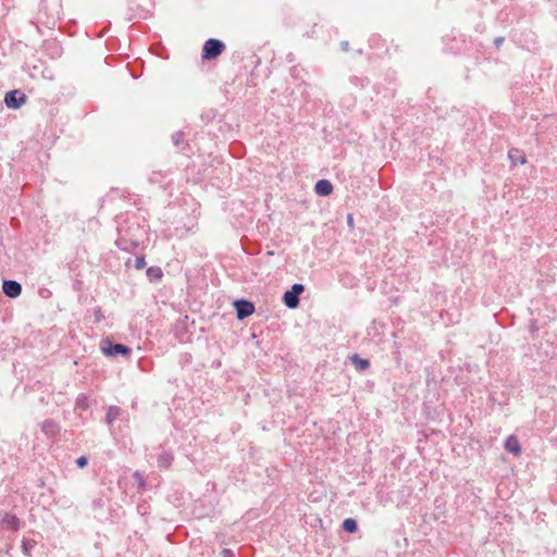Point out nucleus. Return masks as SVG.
I'll return each mask as SVG.
<instances>
[{
	"mask_svg": "<svg viewBox=\"0 0 557 557\" xmlns=\"http://www.w3.org/2000/svg\"><path fill=\"white\" fill-rule=\"evenodd\" d=\"M184 138H185L184 132H182V131L175 132L172 135V143L175 147L184 149V147L186 145Z\"/></svg>",
	"mask_w": 557,
	"mask_h": 557,
	"instance_id": "f3484780",
	"label": "nucleus"
},
{
	"mask_svg": "<svg viewBox=\"0 0 557 557\" xmlns=\"http://www.w3.org/2000/svg\"><path fill=\"white\" fill-rule=\"evenodd\" d=\"M116 246L124 251H132L138 248L140 240L128 234V231L119 228V237L116 239Z\"/></svg>",
	"mask_w": 557,
	"mask_h": 557,
	"instance_id": "20e7f679",
	"label": "nucleus"
},
{
	"mask_svg": "<svg viewBox=\"0 0 557 557\" xmlns=\"http://www.w3.org/2000/svg\"><path fill=\"white\" fill-rule=\"evenodd\" d=\"M342 528L344 529V531H346L348 533H355L358 530V523L352 518H346L343 521Z\"/></svg>",
	"mask_w": 557,
	"mask_h": 557,
	"instance_id": "dca6fc26",
	"label": "nucleus"
},
{
	"mask_svg": "<svg viewBox=\"0 0 557 557\" xmlns=\"http://www.w3.org/2000/svg\"><path fill=\"white\" fill-rule=\"evenodd\" d=\"M76 406L83 410L88 408L87 398L84 395H81L76 400Z\"/></svg>",
	"mask_w": 557,
	"mask_h": 557,
	"instance_id": "412c9836",
	"label": "nucleus"
},
{
	"mask_svg": "<svg viewBox=\"0 0 557 557\" xmlns=\"http://www.w3.org/2000/svg\"><path fill=\"white\" fill-rule=\"evenodd\" d=\"M101 350L106 356L110 357H128L132 352V349L128 346L121 343H114L110 339L102 341Z\"/></svg>",
	"mask_w": 557,
	"mask_h": 557,
	"instance_id": "f03ea898",
	"label": "nucleus"
},
{
	"mask_svg": "<svg viewBox=\"0 0 557 557\" xmlns=\"http://www.w3.org/2000/svg\"><path fill=\"white\" fill-rule=\"evenodd\" d=\"M342 50L348 51L349 49V42L348 41H342L341 42Z\"/></svg>",
	"mask_w": 557,
	"mask_h": 557,
	"instance_id": "a878e982",
	"label": "nucleus"
},
{
	"mask_svg": "<svg viewBox=\"0 0 557 557\" xmlns=\"http://www.w3.org/2000/svg\"><path fill=\"white\" fill-rule=\"evenodd\" d=\"M505 449L513 455H519L521 453V446L519 440L516 435H509L505 441Z\"/></svg>",
	"mask_w": 557,
	"mask_h": 557,
	"instance_id": "9d476101",
	"label": "nucleus"
},
{
	"mask_svg": "<svg viewBox=\"0 0 557 557\" xmlns=\"http://www.w3.org/2000/svg\"><path fill=\"white\" fill-rule=\"evenodd\" d=\"M234 309L236 311V317L238 320H244L250 317L255 312V305L250 300L247 299H236L233 302Z\"/></svg>",
	"mask_w": 557,
	"mask_h": 557,
	"instance_id": "39448f33",
	"label": "nucleus"
},
{
	"mask_svg": "<svg viewBox=\"0 0 557 557\" xmlns=\"http://www.w3.org/2000/svg\"><path fill=\"white\" fill-rule=\"evenodd\" d=\"M354 366L356 367V369L358 371H364L367 370L369 367H370V362L368 359H363L361 358L359 355L357 354H354L351 357H350Z\"/></svg>",
	"mask_w": 557,
	"mask_h": 557,
	"instance_id": "4468645a",
	"label": "nucleus"
},
{
	"mask_svg": "<svg viewBox=\"0 0 557 557\" xmlns=\"http://www.w3.org/2000/svg\"><path fill=\"white\" fill-rule=\"evenodd\" d=\"M2 290L9 298H17L22 293V285L14 280H4Z\"/></svg>",
	"mask_w": 557,
	"mask_h": 557,
	"instance_id": "0eeeda50",
	"label": "nucleus"
},
{
	"mask_svg": "<svg viewBox=\"0 0 557 557\" xmlns=\"http://www.w3.org/2000/svg\"><path fill=\"white\" fill-rule=\"evenodd\" d=\"M174 460V455L171 451H162L157 457V463L159 468H170Z\"/></svg>",
	"mask_w": 557,
	"mask_h": 557,
	"instance_id": "9b49d317",
	"label": "nucleus"
},
{
	"mask_svg": "<svg viewBox=\"0 0 557 557\" xmlns=\"http://www.w3.org/2000/svg\"><path fill=\"white\" fill-rule=\"evenodd\" d=\"M347 223H348V225H349V226H352V224H354V218H352V214H348V216H347Z\"/></svg>",
	"mask_w": 557,
	"mask_h": 557,
	"instance_id": "bb28decb",
	"label": "nucleus"
},
{
	"mask_svg": "<svg viewBox=\"0 0 557 557\" xmlns=\"http://www.w3.org/2000/svg\"><path fill=\"white\" fill-rule=\"evenodd\" d=\"M525 162V158L522 156L521 157V163L523 164Z\"/></svg>",
	"mask_w": 557,
	"mask_h": 557,
	"instance_id": "c756f323",
	"label": "nucleus"
},
{
	"mask_svg": "<svg viewBox=\"0 0 557 557\" xmlns=\"http://www.w3.org/2000/svg\"><path fill=\"white\" fill-rule=\"evenodd\" d=\"M504 41H505V38H504V37H496V38L494 39V45H495V47H496L497 49H499Z\"/></svg>",
	"mask_w": 557,
	"mask_h": 557,
	"instance_id": "393cba45",
	"label": "nucleus"
},
{
	"mask_svg": "<svg viewBox=\"0 0 557 557\" xmlns=\"http://www.w3.org/2000/svg\"><path fill=\"white\" fill-rule=\"evenodd\" d=\"M40 429L41 432L49 438L55 437L61 431L60 424L53 419H46L41 423Z\"/></svg>",
	"mask_w": 557,
	"mask_h": 557,
	"instance_id": "6e6552de",
	"label": "nucleus"
},
{
	"mask_svg": "<svg viewBox=\"0 0 557 557\" xmlns=\"http://www.w3.org/2000/svg\"><path fill=\"white\" fill-rule=\"evenodd\" d=\"M225 50V45L216 38H209L202 47L201 58L203 60H213Z\"/></svg>",
	"mask_w": 557,
	"mask_h": 557,
	"instance_id": "f257e3e1",
	"label": "nucleus"
},
{
	"mask_svg": "<svg viewBox=\"0 0 557 557\" xmlns=\"http://www.w3.org/2000/svg\"><path fill=\"white\" fill-rule=\"evenodd\" d=\"M94 317H95V322L96 323H99V322H101L104 319V314H103V312H102L100 307H97V308L94 309Z\"/></svg>",
	"mask_w": 557,
	"mask_h": 557,
	"instance_id": "4be33fe9",
	"label": "nucleus"
},
{
	"mask_svg": "<svg viewBox=\"0 0 557 557\" xmlns=\"http://www.w3.org/2000/svg\"><path fill=\"white\" fill-rule=\"evenodd\" d=\"M75 463L79 469H83L88 465V458L86 456H81L75 460Z\"/></svg>",
	"mask_w": 557,
	"mask_h": 557,
	"instance_id": "5701e85b",
	"label": "nucleus"
},
{
	"mask_svg": "<svg viewBox=\"0 0 557 557\" xmlns=\"http://www.w3.org/2000/svg\"><path fill=\"white\" fill-rule=\"evenodd\" d=\"M305 286L300 283H295L290 289L286 290L283 295V304L289 308L295 309L299 306L300 295L304 293Z\"/></svg>",
	"mask_w": 557,
	"mask_h": 557,
	"instance_id": "7ed1b4c3",
	"label": "nucleus"
},
{
	"mask_svg": "<svg viewBox=\"0 0 557 557\" xmlns=\"http://www.w3.org/2000/svg\"><path fill=\"white\" fill-rule=\"evenodd\" d=\"M147 277L150 282L160 281L163 276V272L160 267H149L146 271Z\"/></svg>",
	"mask_w": 557,
	"mask_h": 557,
	"instance_id": "2eb2a0df",
	"label": "nucleus"
},
{
	"mask_svg": "<svg viewBox=\"0 0 557 557\" xmlns=\"http://www.w3.org/2000/svg\"><path fill=\"white\" fill-rule=\"evenodd\" d=\"M35 540H27L24 539L22 542V552L25 556L30 557L32 556V549L36 546Z\"/></svg>",
	"mask_w": 557,
	"mask_h": 557,
	"instance_id": "a211bd4d",
	"label": "nucleus"
},
{
	"mask_svg": "<svg viewBox=\"0 0 557 557\" xmlns=\"http://www.w3.org/2000/svg\"><path fill=\"white\" fill-rule=\"evenodd\" d=\"M509 158L513 160L512 151L509 152Z\"/></svg>",
	"mask_w": 557,
	"mask_h": 557,
	"instance_id": "c85d7f7f",
	"label": "nucleus"
},
{
	"mask_svg": "<svg viewBox=\"0 0 557 557\" xmlns=\"http://www.w3.org/2000/svg\"><path fill=\"white\" fill-rule=\"evenodd\" d=\"M26 101V95L18 90H10L4 96V103L10 109H18Z\"/></svg>",
	"mask_w": 557,
	"mask_h": 557,
	"instance_id": "423d86ee",
	"label": "nucleus"
},
{
	"mask_svg": "<svg viewBox=\"0 0 557 557\" xmlns=\"http://www.w3.org/2000/svg\"><path fill=\"white\" fill-rule=\"evenodd\" d=\"M122 409L117 406H109L106 414V422L108 425H112L113 422L121 416Z\"/></svg>",
	"mask_w": 557,
	"mask_h": 557,
	"instance_id": "f8f14e48",
	"label": "nucleus"
},
{
	"mask_svg": "<svg viewBox=\"0 0 557 557\" xmlns=\"http://www.w3.org/2000/svg\"><path fill=\"white\" fill-rule=\"evenodd\" d=\"M146 267V259H145V256H137L136 259H135V268L137 270H141Z\"/></svg>",
	"mask_w": 557,
	"mask_h": 557,
	"instance_id": "aec40b11",
	"label": "nucleus"
},
{
	"mask_svg": "<svg viewBox=\"0 0 557 557\" xmlns=\"http://www.w3.org/2000/svg\"><path fill=\"white\" fill-rule=\"evenodd\" d=\"M134 479L136 480V482L138 484V487L140 490H144L146 487L145 479H144V476L141 475V473L139 471H136L134 473Z\"/></svg>",
	"mask_w": 557,
	"mask_h": 557,
	"instance_id": "6ab92c4d",
	"label": "nucleus"
},
{
	"mask_svg": "<svg viewBox=\"0 0 557 557\" xmlns=\"http://www.w3.org/2000/svg\"><path fill=\"white\" fill-rule=\"evenodd\" d=\"M221 555H222L223 557H235V555H234L233 550H232V549H230V548H224V549H222Z\"/></svg>",
	"mask_w": 557,
	"mask_h": 557,
	"instance_id": "b1692460",
	"label": "nucleus"
},
{
	"mask_svg": "<svg viewBox=\"0 0 557 557\" xmlns=\"http://www.w3.org/2000/svg\"><path fill=\"white\" fill-rule=\"evenodd\" d=\"M530 330H531V332H534L535 330H537L536 324L532 323L531 326H530Z\"/></svg>",
	"mask_w": 557,
	"mask_h": 557,
	"instance_id": "cd10ccee",
	"label": "nucleus"
},
{
	"mask_svg": "<svg viewBox=\"0 0 557 557\" xmlns=\"http://www.w3.org/2000/svg\"><path fill=\"white\" fill-rule=\"evenodd\" d=\"M314 191L319 196H329L333 191V185L329 180H319L314 185Z\"/></svg>",
	"mask_w": 557,
	"mask_h": 557,
	"instance_id": "1a4fd4ad",
	"label": "nucleus"
},
{
	"mask_svg": "<svg viewBox=\"0 0 557 557\" xmlns=\"http://www.w3.org/2000/svg\"><path fill=\"white\" fill-rule=\"evenodd\" d=\"M3 524L11 530H18L21 527L20 519L15 515L7 513L3 518Z\"/></svg>",
	"mask_w": 557,
	"mask_h": 557,
	"instance_id": "ddd939ff",
	"label": "nucleus"
}]
</instances>
